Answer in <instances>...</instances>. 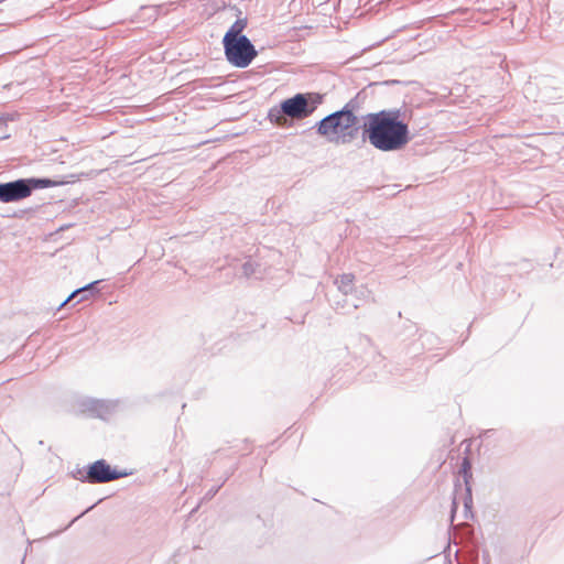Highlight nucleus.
I'll use <instances>...</instances> for the list:
<instances>
[{
	"mask_svg": "<svg viewBox=\"0 0 564 564\" xmlns=\"http://www.w3.org/2000/svg\"><path fill=\"white\" fill-rule=\"evenodd\" d=\"M2 123V119L0 118V124Z\"/></svg>",
	"mask_w": 564,
	"mask_h": 564,
	"instance_id": "6ab92c4d",
	"label": "nucleus"
},
{
	"mask_svg": "<svg viewBox=\"0 0 564 564\" xmlns=\"http://www.w3.org/2000/svg\"><path fill=\"white\" fill-rule=\"evenodd\" d=\"M336 284L338 286V291L344 296L343 302H348L349 294L354 290V275L350 273H345L336 280Z\"/></svg>",
	"mask_w": 564,
	"mask_h": 564,
	"instance_id": "9b49d317",
	"label": "nucleus"
},
{
	"mask_svg": "<svg viewBox=\"0 0 564 564\" xmlns=\"http://www.w3.org/2000/svg\"><path fill=\"white\" fill-rule=\"evenodd\" d=\"M25 180H26V184L30 187V195L35 189L55 187V186L62 184L61 182H56V181H53V180L46 178V177H30V178H25Z\"/></svg>",
	"mask_w": 564,
	"mask_h": 564,
	"instance_id": "f8f14e48",
	"label": "nucleus"
},
{
	"mask_svg": "<svg viewBox=\"0 0 564 564\" xmlns=\"http://www.w3.org/2000/svg\"><path fill=\"white\" fill-rule=\"evenodd\" d=\"M400 109L368 113L362 126L364 139L383 152L401 150L411 138L409 127L400 120Z\"/></svg>",
	"mask_w": 564,
	"mask_h": 564,
	"instance_id": "f257e3e1",
	"label": "nucleus"
},
{
	"mask_svg": "<svg viewBox=\"0 0 564 564\" xmlns=\"http://www.w3.org/2000/svg\"><path fill=\"white\" fill-rule=\"evenodd\" d=\"M282 109L283 101L280 104V106L272 107L268 112L269 120L279 127H284L288 123L289 118V116H286V112L282 111Z\"/></svg>",
	"mask_w": 564,
	"mask_h": 564,
	"instance_id": "ddd939ff",
	"label": "nucleus"
},
{
	"mask_svg": "<svg viewBox=\"0 0 564 564\" xmlns=\"http://www.w3.org/2000/svg\"><path fill=\"white\" fill-rule=\"evenodd\" d=\"M358 108L356 98L350 99L340 110L332 112L316 123V131L319 135H341L344 139H354L358 132L356 127L358 118L355 111Z\"/></svg>",
	"mask_w": 564,
	"mask_h": 564,
	"instance_id": "f03ea898",
	"label": "nucleus"
},
{
	"mask_svg": "<svg viewBox=\"0 0 564 564\" xmlns=\"http://www.w3.org/2000/svg\"><path fill=\"white\" fill-rule=\"evenodd\" d=\"M370 296V291L367 288L360 286L359 289L352 290L349 294L348 302H340L336 303V310L340 308L344 311V313H349L350 308H358L361 304V301L365 299H368Z\"/></svg>",
	"mask_w": 564,
	"mask_h": 564,
	"instance_id": "6e6552de",
	"label": "nucleus"
},
{
	"mask_svg": "<svg viewBox=\"0 0 564 564\" xmlns=\"http://www.w3.org/2000/svg\"><path fill=\"white\" fill-rule=\"evenodd\" d=\"M247 25H248L247 18L237 19L231 24V26L228 29V31L225 33L223 41L235 40L238 37H247L246 35L242 34V32L245 31Z\"/></svg>",
	"mask_w": 564,
	"mask_h": 564,
	"instance_id": "9d476101",
	"label": "nucleus"
},
{
	"mask_svg": "<svg viewBox=\"0 0 564 564\" xmlns=\"http://www.w3.org/2000/svg\"><path fill=\"white\" fill-rule=\"evenodd\" d=\"M94 508V506L91 507H88V509H86L82 514H79L78 517H76L65 529H67L72 523H74L79 517H82L83 514H85L86 512H88L89 510H91Z\"/></svg>",
	"mask_w": 564,
	"mask_h": 564,
	"instance_id": "f3484780",
	"label": "nucleus"
},
{
	"mask_svg": "<svg viewBox=\"0 0 564 564\" xmlns=\"http://www.w3.org/2000/svg\"><path fill=\"white\" fill-rule=\"evenodd\" d=\"M242 273L247 278L251 276L252 274H254L256 273V264H254V262H252L251 260L246 261L242 264Z\"/></svg>",
	"mask_w": 564,
	"mask_h": 564,
	"instance_id": "4468645a",
	"label": "nucleus"
},
{
	"mask_svg": "<svg viewBox=\"0 0 564 564\" xmlns=\"http://www.w3.org/2000/svg\"><path fill=\"white\" fill-rule=\"evenodd\" d=\"M324 96L318 93H297L283 100L282 111L292 119H304L314 113L322 105Z\"/></svg>",
	"mask_w": 564,
	"mask_h": 564,
	"instance_id": "7ed1b4c3",
	"label": "nucleus"
},
{
	"mask_svg": "<svg viewBox=\"0 0 564 564\" xmlns=\"http://www.w3.org/2000/svg\"><path fill=\"white\" fill-rule=\"evenodd\" d=\"M30 196V187L25 178L0 183V202L14 203Z\"/></svg>",
	"mask_w": 564,
	"mask_h": 564,
	"instance_id": "423d86ee",
	"label": "nucleus"
},
{
	"mask_svg": "<svg viewBox=\"0 0 564 564\" xmlns=\"http://www.w3.org/2000/svg\"><path fill=\"white\" fill-rule=\"evenodd\" d=\"M469 469H470V463L467 458H465L462 464V471L466 475Z\"/></svg>",
	"mask_w": 564,
	"mask_h": 564,
	"instance_id": "dca6fc26",
	"label": "nucleus"
},
{
	"mask_svg": "<svg viewBox=\"0 0 564 564\" xmlns=\"http://www.w3.org/2000/svg\"><path fill=\"white\" fill-rule=\"evenodd\" d=\"M130 473L119 471L112 468L105 459H98L88 465L86 475L82 477L80 480L89 484H105L126 477Z\"/></svg>",
	"mask_w": 564,
	"mask_h": 564,
	"instance_id": "39448f33",
	"label": "nucleus"
},
{
	"mask_svg": "<svg viewBox=\"0 0 564 564\" xmlns=\"http://www.w3.org/2000/svg\"><path fill=\"white\" fill-rule=\"evenodd\" d=\"M100 283V280H97V281H93L75 291H73L68 297L63 301L59 305L58 308H62L63 306H65L69 301L74 300V299H78L77 302H80V301H84L86 299H88L89 296L96 294L99 292V290L97 289V285Z\"/></svg>",
	"mask_w": 564,
	"mask_h": 564,
	"instance_id": "1a4fd4ad",
	"label": "nucleus"
},
{
	"mask_svg": "<svg viewBox=\"0 0 564 564\" xmlns=\"http://www.w3.org/2000/svg\"><path fill=\"white\" fill-rule=\"evenodd\" d=\"M226 59L235 67L246 68L258 55V52L248 37L223 41Z\"/></svg>",
	"mask_w": 564,
	"mask_h": 564,
	"instance_id": "20e7f679",
	"label": "nucleus"
},
{
	"mask_svg": "<svg viewBox=\"0 0 564 564\" xmlns=\"http://www.w3.org/2000/svg\"><path fill=\"white\" fill-rule=\"evenodd\" d=\"M421 337H422V339H427V340H429V339L432 337V335H430V334H424V335H422Z\"/></svg>",
	"mask_w": 564,
	"mask_h": 564,
	"instance_id": "a211bd4d",
	"label": "nucleus"
},
{
	"mask_svg": "<svg viewBox=\"0 0 564 564\" xmlns=\"http://www.w3.org/2000/svg\"><path fill=\"white\" fill-rule=\"evenodd\" d=\"M221 486H223V484H221V485H219V486H217V487H213V488H210V489L207 491V494H206V498H208V499L213 498V497L218 492V490H219V488H220Z\"/></svg>",
	"mask_w": 564,
	"mask_h": 564,
	"instance_id": "2eb2a0df",
	"label": "nucleus"
},
{
	"mask_svg": "<svg viewBox=\"0 0 564 564\" xmlns=\"http://www.w3.org/2000/svg\"><path fill=\"white\" fill-rule=\"evenodd\" d=\"M79 405L83 412L105 420L115 412L118 406V401L84 398L80 400Z\"/></svg>",
	"mask_w": 564,
	"mask_h": 564,
	"instance_id": "0eeeda50",
	"label": "nucleus"
}]
</instances>
